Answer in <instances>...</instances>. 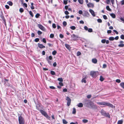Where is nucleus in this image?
I'll use <instances>...</instances> for the list:
<instances>
[{"label":"nucleus","mask_w":124,"mask_h":124,"mask_svg":"<svg viewBox=\"0 0 124 124\" xmlns=\"http://www.w3.org/2000/svg\"><path fill=\"white\" fill-rule=\"evenodd\" d=\"M18 121L19 124H25L24 119L21 116H20L18 117Z\"/></svg>","instance_id":"nucleus-4"},{"label":"nucleus","mask_w":124,"mask_h":124,"mask_svg":"<svg viewBox=\"0 0 124 124\" xmlns=\"http://www.w3.org/2000/svg\"><path fill=\"white\" fill-rule=\"evenodd\" d=\"M19 11L21 13H22L23 12L24 10L23 8H21L19 9Z\"/></svg>","instance_id":"nucleus-28"},{"label":"nucleus","mask_w":124,"mask_h":124,"mask_svg":"<svg viewBox=\"0 0 124 124\" xmlns=\"http://www.w3.org/2000/svg\"><path fill=\"white\" fill-rule=\"evenodd\" d=\"M81 54V53L80 52L78 51L77 53V55L78 56L80 55Z\"/></svg>","instance_id":"nucleus-51"},{"label":"nucleus","mask_w":124,"mask_h":124,"mask_svg":"<svg viewBox=\"0 0 124 124\" xmlns=\"http://www.w3.org/2000/svg\"><path fill=\"white\" fill-rule=\"evenodd\" d=\"M110 16L113 18H115L116 15L115 14L113 13H111L110 14Z\"/></svg>","instance_id":"nucleus-20"},{"label":"nucleus","mask_w":124,"mask_h":124,"mask_svg":"<svg viewBox=\"0 0 124 124\" xmlns=\"http://www.w3.org/2000/svg\"><path fill=\"white\" fill-rule=\"evenodd\" d=\"M56 53V51L55 50L52 53V54L53 55H55Z\"/></svg>","instance_id":"nucleus-37"},{"label":"nucleus","mask_w":124,"mask_h":124,"mask_svg":"<svg viewBox=\"0 0 124 124\" xmlns=\"http://www.w3.org/2000/svg\"><path fill=\"white\" fill-rule=\"evenodd\" d=\"M82 121L83 123H85L88 122V120L86 119H84Z\"/></svg>","instance_id":"nucleus-35"},{"label":"nucleus","mask_w":124,"mask_h":124,"mask_svg":"<svg viewBox=\"0 0 124 124\" xmlns=\"http://www.w3.org/2000/svg\"><path fill=\"white\" fill-rule=\"evenodd\" d=\"M42 41H43V42L44 43H46V39L45 38H43V39Z\"/></svg>","instance_id":"nucleus-62"},{"label":"nucleus","mask_w":124,"mask_h":124,"mask_svg":"<svg viewBox=\"0 0 124 124\" xmlns=\"http://www.w3.org/2000/svg\"><path fill=\"white\" fill-rule=\"evenodd\" d=\"M7 4H8L10 6H12L13 5L12 2L11 1H8L7 2Z\"/></svg>","instance_id":"nucleus-23"},{"label":"nucleus","mask_w":124,"mask_h":124,"mask_svg":"<svg viewBox=\"0 0 124 124\" xmlns=\"http://www.w3.org/2000/svg\"><path fill=\"white\" fill-rule=\"evenodd\" d=\"M104 79V78L102 76L100 77V80L101 81H102Z\"/></svg>","instance_id":"nucleus-30"},{"label":"nucleus","mask_w":124,"mask_h":124,"mask_svg":"<svg viewBox=\"0 0 124 124\" xmlns=\"http://www.w3.org/2000/svg\"><path fill=\"white\" fill-rule=\"evenodd\" d=\"M87 7H92L93 8L94 7V4L91 3H89L87 4Z\"/></svg>","instance_id":"nucleus-11"},{"label":"nucleus","mask_w":124,"mask_h":124,"mask_svg":"<svg viewBox=\"0 0 124 124\" xmlns=\"http://www.w3.org/2000/svg\"><path fill=\"white\" fill-rule=\"evenodd\" d=\"M38 45L39 48H45V47L43 44L38 43Z\"/></svg>","instance_id":"nucleus-10"},{"label":"nucleus","mask_w":124,"mask_h":124,"mask_svg":"<svg viewBox=\"0 0 124 124\" xmlns=\"http://www.w3.org/2000/svg\"><path fill=\"white\" fill-rule=\"evenodd\" d=\"M62 122L64 124H67L68 123V122L65 119H63L62 120Z\"/></svg>","instance_id":"nucleus-26"},{"label":"nucleus","mask_w":124,"mask_h":124,"mask_svg":"<svg viewBox=\"0 0 124 124\" xmlns=\"http://www.w3.org/2000/svg\"><path fill=\"white\" fill-rule=\"evenodd\" d=\"M92 61L94 63H96L97 62V60L96 59H93Z\"/></svg>","instance_id":"nucleus-18"},{"label":"nucleus","mask_w":124,"mask_h":124,"mask_svg":"<svg viewBox=\"0 0 124 124\" xmlns=\"http://www.w3.org/2000/svg\"><path fill=\"white\" fill-rule=\"evenodd\" d=\"M38 33L39 35H40L42 34V32L41 31H38Z\"/></svg>","instance_id":"nucleus-48"},{"label":"nucleus","mask_w":124,"mask_h":124,"mask_svg":"<svg viewBox=\"0 0 124 124\" xmlns=\"http://www.w3.org/2000/svg\"><path fill=\"white\" fill-rule=\"evenodd\" d=\"M65 46L68 49H70V46L69 45L66 44L65 45Z\"/></svg>","instance_id":"nucleus-25"},{"label":"nucleus","mask_w":124,"mask_h":124,"mask_svg":"<svg viewBox=\"0 0 124 124\" xmlns=\"http://www.w3.org/2000/svg\"><path fill=\"white\" fill-rule=\"evenodd\" d=\"M97 21L99 23H101L102 22V20L101 19H98Z\"/></svg>","instance_id":"nucleus-39"},{"label":"nucleus","mask_w":124,"mask_h":124,"mask_svg":"<svg viewBox=\"0 0 124 124\" xmlns=\"http://www.w3.org/2000/svg\"><path fill=\"white\" fill-rule=\"evenodd\" d=\"M50 66L52 65V60H47Z\"/></svg>","instance_id":"nucleus-17"},{"label":"nucleus","mask_w":124,"mask_h":124,"mask_svg":"<svg viewBox=\"0 0 124 124\" xmlns=\"http://www.w3.org/2000/svg\"><path fill=\"white\" fill-rule=\"evenodd\" d=\"M5 7L7 9H8L9 8V6L7 5H6L5 6Z\"/></svg>","instance_id":"nucleus-63"},{"label":"nucleus","mask_w":124,"mask_h":124,"mask_svg":"<svg viewBox=\"0 0 124 124\" xmlns=\"http://www.w3.org/2000/svg\"><path fill=\"white\" fill-rule=\"evenodd\" d=\"M54 37V34H50V37L51 38H53Z\"/></svg>","instance_id":"nucleus-49"},{"label":"nucleus","mask_w":124,"mask_h":124,"mask_svg":"<svg viewBox=\"0 0 124 124\" xmlns=\"http://www.w3.org/2000/svg\"><path fill=\"white\" fill-rule=\"evenodd\" d=\"M77 105L78 107H79V108H82L83 107V104H82V103H79Z\"/></svg>","instance_id":"nucleus-16"},{"label":"nucleus","mask_w":124,"mask_h":124,"mask_svg":"<svg viewBox=\"0 0 124 124\" xmlns=\"http://www.w3.org/2000/svg\"><path fill=\"white\" fill-rule=\"evenodd\" d=\"M51 74L53 75H54L55 74V72L53 71H51L50 72Z\"/></svg>","instance_id":"nucleus-34"},{"label":"nucleus","mask_w":124,"mask_h":124,"mask_svg":"<svg viewBox=\"0 0 124 124\" xmlns=\"http://www.w3.org/2000/svg\"><path fill=\"white\" fill-rule=\"evenodd\" d=\"M120 85L123 88H124V83L122 82L120 83Z\"/></svg>","instance_id":"nucleus-24"},{"label":"nucleus","mask_w":124,"mask_h":124,"mask_svg":"<svg viewBox=\"0 0 124 124\" xmlns=\"http://www.w3.org/2000/svg\"><path fill=\"white\" fill-rule=\"evenodd\" d=\"M70 28L72 30H74L76 29V27L74 26H72L70 27Z\"/></svg>","instance_id":"nucleus-31"},{"label":"nucleus","mask_w":124,"mask_h":124,"mask_svg":"<svg viewBox=\"0 0 124 124\" xmlns=\"http://www.w3.org/2000/svg\"><path fill=\"white\" fill-rule=\"evenodd\" d=\"M114 39V38L113 37H110L109 39L110 40H113Z\"/></svg>","instance_id":"nucleus-32"},{"label":"nucleus","mask_w":124,"mask_h":124,"mask_svg":"<svg viewBox=\"0 0 124 124\" xmlns=\"http://www.w3.org/2000/svg\"><path fill=\"white\" fill-rule=\"evenodd\" d=\"M29 13L31 15V16L32 17H33V14L32 12L31 11H29Z\"/></svg>","instance_id":"nucleus-36"},{"label":"nucleus","mask_w":124,"mask_h":124,"mask_svg":"<svg viewBox=\"0 0 124 124\" xmlns=\"http://www.w3.org/2000/svg\"><path fill=\"white\" fill-rule=\"evenodd\" d=\"M52 57L51 56H50L49 57L48 59V60H52Z\"/></svg>","instance_id":"nucleus-61"},{"label":"nucleus","mask_w":124,"mask_h":124,"mask_svg":"<svg viewBox=\"0 0 124 124\" xmlns=\"http://www.w3.org/2000/svg\"><path fill=\"white\" fill-rule=\"evenodd\" d=\"M59 84V85H60L61 86H63V85L62 83V82H60Z\"/></svg>","instance_id":"nucleus-45"},{"label":"nucleus","mask_w":124,"mask_h":124,"mask_svg":"<svg viewBox=\"0 0 124 124\" xmlns=\"http://www.w3.org/2000/svg\"><path fill=\"white\" fill-rule=\"evenodd\" d=\"M106 41V40L105 39H103L101 40V42L103 43H104Z\"/></svg>","instance_id":"nucleus-41"},{"label":"nucleus","mask_w":124,"mask_h":124,"mask_svg":"<svg viewBox=\"0 0 124 124\" xmlns=\"http://www.w3.org/2000/svg\"><path fill=\"white\" fill-rule=\"evenodd\" d=\"M76 109L75 108H74L73 109V111L72 113L73 114H75L76 113Z\"/></svg>","instance_id":"nucleus-21"},{"label":"nucleus","mask_w":124,"mask_h":124,"mask_svg":"<svg viewBox=\"0 0 124 124\" xmlns=\"http://www.w3.org/2000/svg\"><path fill=\"white\" fill-rule=\"evenodd\" d=\"M38 26L39 27L41 30L44 31L45 29L44 27L41 24H38Z\"/></svg>","instance_id":"nucleus-9"},{"label":"nucleus","mask_w":124,"mask_h":124,"mask_svg":"<svg viewBox=\"0 0 124 124\" xmlns=\"http://www.w3.org/2000/svg\"><path fill=\"white\" fill-rule=\"evenodd\" d=\"M86 105L87 106L88 108L94 109H96L97 108V106L91 101H90L87 103Z\"/></svg>","instance_id":"nucleus-1"},{"label":"nucleus","mask_w":124,"mask_h":124,"mask_svg":"<svg viewBox=\"0 0 124 124\" xmlns=\"http://www.w3.org/2000/svg\"><path fill=\"white\" fill-rule=\"evenodd\" d=\"M40 15L39 14V13H37L35 15V17L36 18H38L40 16Z\"/></svg>","instance_id":"nucleus-40"},{"label":"nucleus","mask_w":124,"mask_h":124,"mask_svg":"<svg viewBox=\"0 0 124 124\" xmlns=\"http://www.w3.org/2000/svg\"><path fill=\"white\" fill-rule=\"evenodd\" d=\"M103 17L104 19L105 20L107 19V16L105 15H104L103 16Z\"/></svg>","instance_id":"nucleus-46"},{"label":"nucleus","mask_w":124,"mask_h":124,"mask_svg":"<svg viewBox=\"0 0 124 124\" xmlns=\"http://www.w3.org/2000/svg\"><path fill=\"white\" fill-rule=\"evenodd\" d=\"M71 37L73 38L74 39V40H76L77 39H78V38H79V37L75 35L74 34H73L72 36Z\"/></svg>","instance_id":"nucleus-13"},{"label":"nucleus","mask_w":124,"mask_h":124,"mask_svg":"<svg viewBox=\"0 0 124 124\" xmlns=\"http://www.w3.org/2000/svg\"><path fill=\"white\" fill-rule=\"evenodd\" d=\"M86 31H87L88 30V28L87 26H85L84 27Z\"/></svg>","instance_id":"nucleus-60"},{"label":"nucleus","mask_w":124,"mask_h":124,"mask_svg":"<svg viewBox=\"0 0 124 124\" xmlns=\"http://www.w3.org/2000/svg\"><path fill=\"white\" fill-rule=\"evenodd\" d=\"M120 19L122 21H123L124 22V18H122L121 17L120 18Z\"/></svg>","instance_id":"nucleus-64"},{"label":"nucleus","mask_w":124,"mask_h":124,"mask_svg":"<svg viewBox=\"0 0 124 124\" xmlns=\"http://www.w3.org/2000/svg\"><path fill=\"white\" fill-rule=\"evenodd\" d=\"M79 2L81 4H82L83 3V0H78Z\"/></svg>","instance_id":"nucleus-29"},{"label":"nucleus","mask_w":124,"mask_h":124,"mask_svg":"<svg viewBox=\"0 0 124 124\" xmlns=\"http://www.w3.org/2000/svg\"><path fill=\"white\" fill-rule=\"evenodd\" d=\"M70 124H78V122H71L70 123Z\"/></svg>","instance_id":"nucleus-44"},{"label":"nucleus","mask_w":124,"mask_h":124,"mask_svg":"<svg viewBox=\"0 0 124 124\" xmlns=\"http://www.w3.org/2000/svg\"><path fill=\"white\" fill-rule=\"evenodd\" d=\"M66 100L67 101V105L68 106H69L71 103V100L70 97L67 96L66 97Z\"/></svg>","instance_id":"nucleus-6"},{"label":"nucleus","mask_w":124,"mask_h":124,"mask_svg":"<svg viewBox=\"0 0 124 124\" xmlns=\"http://www.w3.org/2000/svg\"><path fill=\"white\" fill-rule=\"evenodd\" d=\"M106 2L107 4H109L110 3V0H106Z\"/></svg>","instance_id":"nucleus-42"},{"label":"nucleus","mask_w":124,"mask_h":124,"mask_svg":"<svg viewBox=\"0 0 124 124\" xmlns=\"http://www.w3.org/2000/svg\"><path fill=\"white\" fill-rule=\"evenodd\" d=\"M116 82L118 83H120L121 82V80L119 79H117L116 80Z\"/></svg>","instance_id":"nucleus-56"},{"label":"nucleus","mask_w":124,"mask_h":124,"mask_svg":"<svg viewBox=\"0 0 124 124\" xmlns=\"http://www.w3.org/2000/svg\"><path fill=\"white\" fill-rule=\"evenodd\" d=\"M78 13L79 14H82L83 12L82 10H80L79 11Z\"/></svg>","instance_id":"nucleus-52"},{"label":"nucleus","mask_w":124,"mask_h":124,"mask_svg":"<svg viewBox=\"0 0 124 124\" xmlns=\"http://www.w3.org/2000/svg\"><path fill=\"white\" fill-rule=\"evenodd\" d=\"M4 22V23L5 25V26H6V21L5 19L4 20H2Z\"/></svg>","instance_id":"nucleus-58"},{"label":"nucleus","mask_w":124,"mask_h":124,"mask_svg":"<svg viewBox=\"0 0 124 124\" xmlns=\"http://www.w3.org/2000/svg\"><path fill=\"white\" fill-rule=\"evenodd\" d=\"M120 38L122 39H124V35H122L120 36Z\"/></svg>","instance_id":"nucleus-50"},{"label":"nucleus","mask_w":124,"mask_h":124,"mask_svg":"<svg viewBox=\"0 0 124 124\" xmlns=\"http://www.w3.org/2000/svg\"><path fill=\"white\" fill-rule=\"evenodd\" d=\"M88 31L89 32H92L93 31V30L91 28L89 29H88Z\"/></svg>","instance_id":"nucleus-38"},{"label":"nucleus","mask_w":124,"mask_h":124,"mask_svg":"<svg viewBox=\"0 0 124 124\" xmlns=\"http://www.w3.org/2000/svg\"><path fill=\"white\" fill-rule=\"evenodd\" d=\"M82 15L84 16H86L88 17H89L90 16V15L88 12L86 11H84V13Z\"/></svg>","instance_id":"nucleus-7"},{"label":"nucleus","mask_w":124,"mask_h":124,"mask_svg":"<svg viewBox=\"0 0 124 124\" xmlns=\"http://www.w3.org/2000/svg\"><path fill=\"white\" fill-rule=\"evenodd\" d=\"M98 74L99 73L98 71H91L90 72V75L94 78L96 77L98 75Z\"/></svg>","instance_id":"nucleus-3"},{"label":"nucleus","mask_w":124,"mask_h":124,"mask_svg":"<svg viewBox=\"0 0 124 124\" xmlns=\"http://www.w3.org/2000/svg\"><path fill=\"white\" fill-rule=\"evenodd\" d=\"M124 44L123 43H120V44L118 45V46L120 47H123L124 46Z\"/></svg>","instance_id":"nucleus-33"},{"label":"nucleus","mask_w":124,"mask_h":124,"mask_svg":"<svg viewBox=\"0 0 124 124\" xmlns=\"http://www.w3.org/2000/svg\"><path fill=\"white\" fill-rule=\"evenodd\" d=\"M40 111L42 114L46 117V113L45 112L42 110H40Z\"/></svg>","instance_id":"nucleus-12"},{"label":"nucleus","mask_w":124,"mask_h":124,"mask_svg":"<svg viewBox=\"0 0 124 124\" xmlns=\"http://www.w3.org/2000/svg\"><path fill=\"white\" fill-rule=\"evenodd\" d=\"M101 113L102 115L108 117L109 118L110 117V116L109 114L108 113H106L105 111L103 109L101 110Z\"/></svg>","instance_id":"nucleus-5"},{"label":"nucleus","mask_w":124,"mask_h":124,"mask_svg":"<svg viewBox=\"0 0 124 124\" xmlns=\"http://www.w3.org/2000/svg\"><path fill=\"white\" fill-rule=\"evenodd\" d=\"M86 77L83 78L81 80V82L82 83H86Z\"/></svg>","instance_id":"nucleus-15"},{"label":"nucleus","mask_w":124,"mask_h":124,"mask_svg":"<svg viewBox=\"0 0 124 124\" xmlns=\"http://www.w3.org/2000/svg\"><path fill=\"white\" fill-rule=\"evenodd\" d=\"M4 22V23L5 25V26H6V21L5 19L4 20H2Z\"/></svg>","instance_id":"nucleus-59"},{"label":"nucleus","mask_w":124,"mask_h":124,"mask_svg":"<svg viewBox=\"0 0 124 124\" xmlns=\"http://www.w3.org/2000/svg\"><path fill=\"white\" fill-rule=\"evenodd\" d=\"M39 40V39L38 38H36L35 39V41L36 42H38Z\"/></svg>","instance_id":"nucleus-43"},{"label":"nucleus","mask_w":124,"mask_h":124,"mask_svg":"<svg viewBox=\"0 0 124 124\" xmlns=\"http://www.w3.org/2000/svg\"><path fill=\"white\" fill-rule=\"evenodd\" d=\"M0 17L2 20L5 19V18H4V17L3 15V14L2 12H1V13L0 14Z\"/></svg>","instance_id":"nucleus-14"},{"label":"nucleus","mask_w":124,"mask_h":124,"mask_svg":"<svg viewBox=\"0 0 124 124\" xmlns=\"http://www.w3.org/2000/svg\"><path fill=\"white\" fill-rule=\"evenodd\" d=\"M123 122L122 120H118L117 123V124H122Z\"/></svg>","instance_id":"nucleus-19"},{"label":"nucleus","mask_w":124,"mask_h":124,"mask_svg":"<svg viewBox=\"0 0 124 124\" xmlns=\"http://www.w3.org/2000/svg\"><path fill=\"white\" fill-rule=\"evenodd\" d=\"M89 11L93 17H95V12L92 9H89Z\"/></svg>","instance_id":"nucleus-8"},{"label":"nucleus","mask_w":124,"mask_h":124,"mask_svg":"<svg viewBox=\"0 0 124 124\" xmlns=\"http://www.w3.org/2000/svg\"><path fill=\"white\" fill-rule=\"evenodd\" d=\"M57 80L60 81V82H62L63 81V79L62 78H58L57 79Z\"/></svg>","instance_id":"nucleus-22"},{"label":"nucleus","mask_w":124,"mask_h":124,"mask_svg":"<svg viewBox=\"0 0 124 124\" xmlns=\"http://www.w3.org/2000/svg\"><path fill=\"white\" fill-rule=\"evenodd\" d=\"M107 67V65L105 64H104L102 66V68H105Z\"/></svg>","instance_id":"nucleus-47"},{"label":"nucleus","mask_w":124,"mask_h":124,"mask_svg":"<svg viewBox=\"0 0 124 124\" xmlns=\"http://www.w3.org/2000/svg\"><path fill=\"white\" fill-rule=\"evenodd\" d=\"M64 13H65V14L66 15H68L69 14V12L68 11H66Z\"/></svg>","instance_id":"nucleus-57"},{"label":"nucleus","mask_w":124,"mask_h":124,"mask_svg":"<svg viewBox=\"0 0 124 124\" xmlns=\"http://www.w3.org/2000/svg\"><path fill=\"white\" fill-rule=\"evenodd\" d=\"M63 24L64 26H65L67 25V23L65 21L63 22Z\"/></svg>","instance_id":"nucleus-54"},{"label":"nucleus","mask_w":124,"mask_h":124,"mask_svg":"<svg viewBox=\"0 0 124 124\" xmlns=\"http://www.w3.org/2000/svg\"><path fill=\"white\" fill-rule=\"evenodd\" d=\"M52 27L53 28H55L56 27L55 24L54 23L53 24H52Z\"/></svg>","instance_id":"nucleus-55"},{"label":"nucleus","mask_w":124,"mask_h":124,"mask_svg":"<svg viewBox=\"0 0 124 124\" xmlns=\"http://www.w3.org/2000/svg\"><path fill=\"white\" fill-rule=\"evenodd\" d=\"M106 8L107 10L109 11H110L111 10V9L108 6H106Z\"/></svg>","instance_id":"nucleus-27"},{"label":"nucleus","mask_w":124,"mask_h":124,"mask_svg":"<svg viewBox=\"0 0 124 124\" xmlns=\"http://www.w3.org/2000/svg\"><path fill=\"white\" fill-rule=\"evenodd\" d=\"M97 103L99 105L107 106L112 108H114L115 107V106H113L112 104L108 103L106 102H98Z\"/></svg>","instance_id":"nucleus-2"},{"label":"nucleus","mask_w":124,"mask_h":124,"mask_svg":"<svg viewBox=\"0 0 124 124\" xmlns=\"http://www.w3.org/2000/svg\"><path fill=\"white\" fill-rule=\"evenodd\" d=\"M23 4V6H24L25 7L27 8V5L26 3H24Z\"/></svg>","instance_id":"nucleus-53"}]
</instances>
